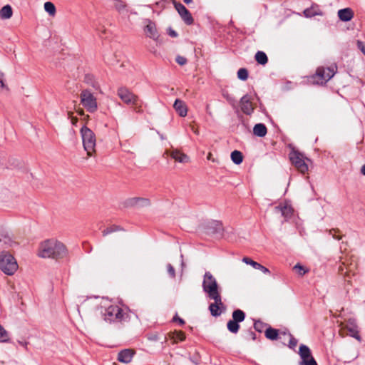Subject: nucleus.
<instances>
[{
  "instance_id": "f257e3e1",
  "label": "nucleus",
  "mask_w": 365,
  "mask_h": 365,
  "mask_svg": "<svg viewBox=\"0 0 365 365\" xmlns=\"http://www.w3.org/2000/svg\"><path fill=\"white\" fill-rule=\"evenodd\" d=\"M68 254L66 245L53 238L42 242L38 252V256L41 258H52L56 260L67 257Z\"/></svg>"
},
{
  "instance_id": "f03ea898",
  "label": "nucleus",
  "mask_w": 365,
  "mask_h": 365,
  "mask_svg": "<svg viewBox=\"0 0 365 365\" xmlns=\"http://www.w3.org/2000/svg\"><path fill=\"white\" fill-rule=\"evenodd\" d=\"M98 311L100 312L104 319H125L126 318H131V316L128 315V308L123 309L118 305L110 304L108 299H102Z\"/></svg>"
},
{
  "instance_id": "7ed1b4c3",
  "label": "nucleus",
  "mask_w": 365,
  "mask_h": 365,
  "mask_svg": "<svg viewBox=\"0 0 365 365\" xmlns=\"http://www.w3.org/2000/svg\"><path fill=\"white\" fill-rule=\"evenodd\" d=\"M202 288L210 299L218 302H220V294L217 280L210 272L205 273Z\"/></svg>"
},
{
  "instance_id": "20e7f679",
  "label": "nucleus",
  "mask_w": 365,
  "mask_h": 365,
  "mask_svg": "<svg viewBox=\"0 0 365 365\" xmlns=\"http://www.w3.org/2000/svg\"><path fill=\"white\" fill-rule=\"evenodd\" d=\"M18 264L14 257L6 251L0 252V269L6 275H13L18 269Z\"/></svg>"
},
{
  "instance_id": "39448f33",
  "label": "nucleus",
  "mask_w": 365,
  "mask_h": 365,
  "mask_svg": "<svg viewBox=\"0 0 365 365\" xmlns=\"http://www.w3.org/2000/svg\"><path fill=\"white\" fill-rule=\"evenodd\" d=\"M81 135L84 150L88 156H92L96 152V138L95 133L84 125L81 128Z\"/></svg>"
},
{
  "instance_id": "423d86ee",
  "label": "nucleus",
  "mask_w": 365,
  "mask_h": 365,
  "mask_svg": "<svg viewBox=\"0 0 365 365\" xmlns=\"http://www.w3.org/2000/svg\"><path fill=\"white\" fill-rule=\"evenodd\" d=\"M117 94L118 97L127 105L135 106V110L140 112L138 108L139 99L137 96L133 94L128 88L121 87L118 89Z\"/></svg>"
},
{
  "instance_id": "0eeeda50",
  "label": "nucleus",
  "mask_w": 365,
  "mask_h": 365,
  "mask_svg": "<svg viewBox=\"0 0 365 365\" xmlns=\"http://www.w3.org/2000/svg\"><path fill=\"white\" fill-rule=\"evenodd\" d=\"M81 103L90 113L95 112L98 108L96 98L88 89L82 91L81 93Z\"/></svg>"
},
{
  "instance_id": "6e6552de",
  "label": "nucleus",
  "mask_w": 365,
  "mask_h": 365,
  "mask_svg": "<svg viewBox=\"0 0 365 365\" xmlns=\"http://www.w3.org/2000/svg\"><path fill=\"white\" fill-rule=\"evenodd\" d=\"M336 71V66L331 68H318L316 72V75L314 76V81L317 84L323 85L334 76Z\"/></svg>"
},
{
  "instance_id": "1a4fd4ad",
  "label": "nucleus",
  "mask_w": 365,
  "mask_h": 365,
  "mask_svg": "<svg viewBox=\"0 0 365 365\" xmlns=\"http://www.w3.org/2000/svg\"><path fill=\"white\" fill-rule=\"evenodd\" d=\"M300 360L298 365H318L313 357L310 349L304 344H301L299 349Z\"/></svg>"
},
{
  "instance_id": "9d476101",
  "label": "nucleus",
  "mask_w": 365,
  "mask_h": 365,
  "mask_svg": "<svg viewBox=\"0 0 365 365\" xmlns=\"http://www.w3.org/2000/svg\"><path fill=\"white\" fill-rule=\"evenodd\" d=\"M289 158L295 168L302 173L308 170V165L305 163L304 155L298 151H292L289 154Z\"/></svg>"
},
{
  "instance_id": "9b49d317",
  "label": "nucleus",
  "mask_w": 365,
  "mask_h": 365,
  "mask_svg": "<svg viewBox=\"0 0 365 365\" xmlns=\"http://www.w3.org/2000/svg\"><path fill=\"white\" fill-rule=\"evenodd\" d=\"M174 6L185 23L187 25L192 24L193 18L185 6L180 2H174Z\"/></svg>"
},
{
  "instance_id": "f8f14e48",
  "label": "nucleus",
  "mask_w": 365,
  "mask_h": 365,
  "mask_svg": "<svg viewBox=\"0 0 365 365\" xmlns=\"http://www.w3.org/2000/svg\"><path fill=\"white\" fill-rule=\"evenodd\" d=\"M274 211L276 213H280L285 220H287L292 216L294 210L289 203L284 202L276 206Z\"/></svg>"
},
{
  "instance_id": "ddd939ff",
  "label": "nucleus",
  "mask_w": 365,
  "mask_h": 365,
  "mask_svg": "<svg viewBox=\"0 0 365 365\" xmlns=\"http://www.w3.org/2000/svg\"><path fill=\"white\" fill-rule=\"evenodd\" d=\"M165 153L169 155L173 159L180 163H187L190 160L189 157L186 154L182 153L178 149L166 150Z\"/></svg>"
},
{
  "instance_id": "4468645a",
  "label": "nucleus",
  "mask_w": 365,
  "mask_h": 365,
  "mask_svg": "<svg viewBox=\"0 0 365 365\" xmlns=\"http://www.w3.org/2000/svg\"><path fill=\"white\" fill-rule=\"evenodd\" d=\"M341 326L343 329L346 330V334L351 336L355 338L359 341H361V337L359 334L357 327L355 325L353 321H348L346 324L341 323Z\"/></svg>"
},
{
  "instance_id": "2eb2a0df",
  "label": "nucleus",
  "mask_w": 365,
  "mask_h": 365,
  "mask_svg": "<svg viewBox=\"0 0 365 365\" xmlns=\"http://www.w3.org/2000/svg\"><path fill=\"white\" fill-rule=\"evenodd\" d=\"M240 103L241 110L244 113L250 115L253 112L254 108L250 101V98L247 95L242 96Z\"/></svg>"
},
{
  "instance_id": "dca6fc26",
  "label": "nucleus",
  "mask_w": 365,
  "mask_h": 365,
  "mask_svg": "<svg viewBox=\"0 0 365 365\" xmlns=\"http://www.w3.org/2000/svg\"><path fill=\"white\" fill-rule=\"evenodd\" d=\"M150 205V200L143 197H133L126 201V205L130 207H145Z\"/></svg>"
},
{
  "instance_id": "f3484780",
  "label": "nucleus",
  "mask_w": 365,
  "mask_h": 365,
  "mask_svg": "<svg viewBox=\"0 0 365 365\" xmlns=\"http://www.w3.org/2000/svg\"><path fill=\"white\" fill-rule=\"evenodd\" d=\"M173 107L180 116L185 117L187 115V108L182 101L180 99H176L174 103Z\"/></svg>"
},
{
  "instance_id": "a211bd4d",
  "label": "nucleus",
  "mask_w": 365,
  "mask_h": 365,
  "mask_svg": "<svg viewBox=\"0 0 365 365\" xmlns=\"http://www.w3.org/2000/svg\"><path fill=\"white\" fill-rule=\"evenodd\" d=\"M133 352L130 349H124L118 353V360L120 362L128 364L133 358Z\"/></svg>"
},
{
  "instance_id": "6ab92c4d",
  "label": "nucleus",
  "mask_w": 365,
  "mask_h": 365,
  "mask_svg": "<svg viewBox=\"0 0 365 365\" xmlns=\"http://www.w3.org/2000/svg\"><path fill=\"white\" fill-rule=\"evenodd\" d=\"M338 16L342 21H349L354 17V12L350 8H345L338 11Z\"/></svg>"
},
{
  "instance_id": "aec40b11",
  "label": "nucleus",
  "mask_w": 365,
  "mask_h": 365,
  "mask_svg": "<svg viewBox=\"0 0 365 365\" xmlns=\"http://www.w3.org/2000/svg\"><path fill=\"white\" fill-rule=\"evenodd\" d=\"M146 22H148V24L145 25L144 29L146 36L152 38H155L158 36L155 24L150 20H146Z\"/></svg>"
},
{
  "instance_id": "412c9836",
  "label": "nucleus",
  "mask_w": 365,
  "mask_h": 365,
  "mask_svg": "<svg viewBox=\"0 0 365 365\" xmlns=\"http://www.w3.org/2000/svg\"><path fill=\"white\" fill-rule=\"evenodd\" d=\"M242 262L247 264L251 265L256 269H259L264 274H269V272H270L269 270L267 267L262 266V264H260L259 263H258L257 262H255L254 260H252V259H250L249 257H244L242 259Z\"/></svg>"
},
{
  "instance_id": "4be33fe9",
  "label": "nucleus",
  "mask_w": 365,
  "mask_h": 365,
  "mask_svg": "<svg viewBox=\"0 0 365 365\" xmlns=\"http://www.w3.org/2000/svg\"><path fill=\"white\" fill-rule=\"evenodd\" d=\"M222 303L221 299H220V302H219L215 301L214 303L210 304V305L209 306V309L211 312V314L213 317H217L220 315V314H221L220 306H222Z\"/></svg>"
},
{
  "instance_id": "5701e85b",
  "label": "nucleus",
  "mask_w": 365,
  "mask_h": 365,
  "mask_svg": "<svg viewBox=\"0 0 365 365\" xmlns=\"http://www.w3.org/2000/svg\"><path fill=\"white\" fill-rule=\"evenodd\" d=\"M267 133V129L263 123H257L253 128V133L258 137H264Z\"/></svg>"
},
{
  "instance_id": "b1692460",
  "label": "nucleus",
  "mask_w": 365,
  "mask_h": 365,
  "mask_svg": "<svg viewBox=\"0 0 365 365\" xmlns=\"http://www.w3.org/2000/svg\"><path fill=\"white\" fill-rule=\"evenodd\" d=\"M13 11L10 5H6L0 9V18L1 19H9L12 16Z\"/></svg>"
},
{
  "instance_id": "393cba45",
  "label": "nucleus",
  "mask_w": 365,
  "mask_h": 365,
  "mask_svg": "<svg viewBox=\"0 0 365 365\" xmlns=\"http://www.w3.org/2000/svg\"><path fill=\"white\" fill-rule=\"evenodd\" d=\"M231 159L236 165H240L243 160V156L240 151L234 150L231 153Z\"/></svg>"
},
{
  "instance_id": "a878e982",
  "label": "nucleus",
  "mask_w": 365,
  "mask_h": 365,
  "mask_svg": "<svg viewBox=\"0 0 365 365\" xmlns=\"http://www.w3.org/2000/svg\"><path fill=\"white\" fill-rule=\"evenodd\" d=\"M255 60L258 63L264 65L267 63L268 58L264 52L257 51L255 54Z\"/></svg>"
},
{
  "instance_id": "bb28decb",
  "label": "nucleus",
  "mask_w": 365,
  "mask_h": 365,
  "mask_svg": "<svg viewBox=\"0 0 365 365\" xmlns=\"http://www.w3.org/2000/svg\"><path fill=\"white\" fill-rule=\"evenodd\" d=\"M265 336L267 339L271 340L277 339L278 336V331L275 329L268 328L265 331Z\"/></svg>"
},
{
  "instance_id": "cd10ccee",
  "label": "nucleus",
  "mask_w": 365,
  "mask_h": 365,
  "mask_svg": "<svg viewBox=\"0 0 365 365\" xmlns=\"http://www.w3.org/2000/svg\"><path fill=\"white\" fill-rule=\"evenodd\" d=\"M44 9L50 16H53L56 14V7L52 2H46L44 4Z\"/></svg>"
},
{
  "instance_id": "c85d7f7f",
  "label": "nucleus",
  "mask_w": 365,
  "mask_h": 365,
  "mask_svg": "<svg viewBox=\"0 0 365 365\" xmlns=\"http://www.w3.org/2000/svg\"><path fill=\"white\" fill-rule=\"evenodd\" d=\"M9 341V335L7 331L0 324V342L4 343Z\"/></svg>"
},
{
  "instance_id": "c756f323",
  "label": "nucleus",
  "mask_w": 365,
  "mask_h": 365,
  "mask_svg": "<svg viewBox=\"0 0 365 365\" xmlns=\"http://www.w3.org/2000/svg\"><path fill=\"white\" fill-rule=\"evenodd\" d=\"M239 321H229L227 323V329L232 333L237 332L239 329Z\"/></svg>"
},
{
  "instance_id": "7c9ffc66",
  "label": "nucleus",
  "mask_w": 365,
  "mask_h": 365,
  "mask_svg": "<svg viewBox=\"0 0 365 365\" xmlns=\"http://www.w3.org/2000/svg\"><path fill=\"white\" fill-rule=\"evenodd\" d=\"M121 230V228L119 226L117 225H112L106 229H105L102 233L103 236H106L112 232Z\"/></svg>"
},
{
  "instance_id": "2f4dec72",
  "label": "nucleus",
  "mask_w": 365,
  "mask_h": 365,
  "mask_svg": "<svg viewBox=\"0 0 365 365\" xmlns=\"http://www.w3.org/2000/svg\"><path fill=\"white\" fill-rule=\"evenodd\" d=\"M237 77L242 81H246L248 78V71L246 68H240L237 71Z\"/></svg>"
},
{
  "instance_id": "473e14b6",
  "label": "nucleus",
  "mask_w": 365,
  "mask_h": 365,
  "mask_svg": "<svg viewBox=\"0 0 365 365\" xmlns=\"http://www.w3.org/2000/svg\"><path fill=\"white\" fill-rule=\"evenodd\" d=\"M245 314L240 309L234 311L232 314V319H245Z\"/></svg>"
},
{
  "instance_id": "72a5a7b5",
  "label": "nucleus",
  "mask_w": 365,
  "mask_h": 365,
  "mask_svg": "<svg viewBox=\"0 0 365 365\" xmlns=\"http://www.w3.org/2000/svg\"><path fill=\"white\" fill-rule=\"evenodd\" d=\"M114 6L119 12H122L125 10L126 5L120 0H115L114 2Z\"/></svg>"
},
{
  "instance_id": "f704fd0d",
  "label": "nucleus",
  "mask_w": 365,
  "mask_h": 365,
  "mask_svg": "<svg viewBox=\"0 0 365 365\" xmlns=\"http://www.w3.org/2000/svg\"><path fill=\"white\" fill-rule=\"evenodd\" d=\"M294 269H295L300 276H303L307 272V270L299 263L294 265Z\"/></svg>"
},
{
  "instance_id": "c9c22d12",
  "label": "nucleus",
  "mask_w": 365,
  "mask_h": 365,
  "mask_svg": "<svg viewBox=\"0 0 365 365\" xmlns=\"http://www.w3.org/2000/svg\"><path fill=\"white\" fill-rule=\"evenodd\" d=\"M167 270L170 277L175 278V271L174 267L172 264H167Z\"/></svg>"
},
{
  "instance_id": "e433bc0d",
  "label": "nucleus",
  "mask_w": 365,
  "mask_h": 365,
  "mask_svg": "<svg viewBox=\"0 0 365 365\" xmlns=\"http://www.w3.org/2000/svg\"><path fill=\"white\" fill-rule=\"evenodd\" d=\"M357 48L362 52V53L365 56V43L358 40L356 42Z\"/></svg>"
},
{
  "instance_id": "4c0bfd02",
  "label": "nucleus",
  "mask_w": 365,
  "mask_h": 365,
  "mask_svg": "<svg viewBox=\"0 0 365 365\" xmlns=\"http://www.w3.org/2000/svg\"><path fill=\"white\" fill-rule=\"evenodd\" d=\"M176 62L180 65V66H183L185 64H186L187 63V59L183 57V56H178L176 57Z\"/></svg>"
},
{
  "instance_id": "58836bf2",
  "label": "nucleus",
  "mask_w": 365,
  "mask_h": 365,
  "mask_svg": "<svg viewBox=\"0 0 365 365\" xmlns=\"http://www.w3.org/2000/svg\"><path fill=\"white\" fill-rule=\"evenodd\" d=\"M4 73L0 71V90L6 88V84L4 83Z\"/></svg>"
},
{
  "instance_id": "ea45409f",
  "label": "nucleus",
  "mask_w": 365,
  "mask_h": 365,
  "mask_svg": "<svg viewBox=\"0 0 365 365\" xmlns=\"http://www.w3.org/2000/svg\"><path fill=\"white\" fill-rule=\"evenodd\" d=\"M297 340L294 337H290V339L289 341V347L290 349H294L297 344Z\"/></svg>"
},
{
  "instance_id": "a19ab883",
  "label": "nucleus",
  "mask_w": 365,
  "mask_h": 365,
  "mask_svg": "<svg viewBox=\"0 0 365 365\" xmlns=\"http://www.w3.org/2000/svg\"><path fill=\"white\" fill-rule=\"evenodd\" d=\"M173 338L175 340L182 341L185 339V336L182 332L179 331L175 333V336H173Z\"/></svg>"
},
{
  "instance_id": "79ce46f5",
  "label": "nucleus",
  "mask_w": 365,
  "mask_h": 365,
  "mask_svg": "<svg viewBox=\"0 0 365 365\" xmlns=\"http://www.w3.org/2000/svg\"><path fill=\"white\" fill-rule=\"evenodd\" d=\"M168 34H169L171 37H177V36H178V34H177V32H176V31H175L174 30H173L172 29H169Z\"/></svg>"
},
{
  "instance_id": "37998d69",
  "label": "nucleus",
  "mask_w": 365,
  "mask_h": 365,
  "mask_svg": "<svg viewBox=\"0 0 365 365\" xmlns=\"http://www.w3.org/2000/svg\"><path fill=\"white\" fill-rule=\"evenodd\" d=\"M68 115H71L70 113H68ZM70 118H71V123L73 125H76L77 122H78V118H76V117H73L71 115H69Z\"/></svg>"
},
{
  "instance_id": "c03bdc74",
  "label": "nucleus",
  "mask_w": 365,
  "mask_h": 365,
  "mask_svg": "<svg viewBox=\"0 0 365 365\" xmlns=\"http://www.w3.org/2000/svg\"><path fill=\"white\" fill-rule=\"evenodd\" d=\"M92 86L96 89L98 90L100 88L99 84L97 82H93L92 83Z\"/></svg>"
},
{
  "instance_id": "a18cd8bd",
  "label": "nucleus",
  "mask_w": 365,
  "mask_h": 365,
  "mask_svg": "<svg viewBox=\"0 0 365 365\" xmlns=\"http://www.w3.org/2000/svg\"><path fill=\"white\" fill-rule=\"evenodd\" d=\"M19 344H21V346H24L25 348L27 347V345H28V342H26V341H19Z\"/></svg>"
},
{
  "instance_id": "49530a36",
  "label": "nucleus",
  "mask_w": 365,
  "mask_h": 365,
  "mask_svg": "<svg viewBox=\"0 0 365 365\" xmlns=\"http://www.w3.org/2000/svg\"><path fill=\"white\" fill-rule=\"evenodd\" d=\"M309 12H310V11H309V10L306 9V10H304V15H305L306 16L309 17V16H310V14H309Z\"/></svg>"
},
{
  "instance_id": "de8ad7c7",
  "label": "nucleus",
  "mask_w": 365,
  "mask_h": 365,
  "mask_svg": "<svg viewBox=\"0 0 365 365\" xmlns=\"http://www.w3.org/2000/svg\"><path fill=\"white\" fill-rule=\"evenodd\" d=\"M361 174H363L364 175H365V164L361 167Z\"/></svg>"
},
{
  "instance_id": "09e8293b",
  "label": "nucleus",
  "mask_w": 365,
  "mask_h": 365,
  "mask_svg": "<svg viewBox=\"0 0 365 365\" xmlns=\"http://www.w3.org/2000/svg\"><path fill=\"white\" fill-rule=\"evenodd\" d=\"M172 319H182L178 317V314H175Z\"/></svg>"
},
{
  "instance_id": "8fccbe9b",
  "label": "nucleus",
  "mask_w": 365,
  "mask_h": 365,
  "mask_svg": "<svg viewBox=\"0 0 365 365\" xmlns=\"http://www.w3.org/2000/svg\"><path fill=\"white\" fill-rule=\"evenodd\" d=\"M186 4H189L192 2V0H183Z\"/></svg>"
},
{
  "instance_id": "3c124183",
  "label": "nucleus",
  "mask_w": 365,
  "mask_h": 365,
  "mask_svg": "<svg viewBox=\"0 0 365 365\" xmlns=\"http://www.w3.org/2000/svg\"><path fill=\"white\" fill-rule=\"evenodd\" d=\"M346 269H347V270L346 271V273L349 272H351V271H352V267H351V265L349 267L346 268Z\"/></svg>"
},
{
  "instance_id": "603ef678",
  "label": "nucleus",
  "mask_w": 365,
  "mask_h": 365,
  "mask_svg": "<svg viewBox=\"0 0 365 365\" xmlns=\"http://www.w3.org/2000/svg\"><path fill=\"white\" fill-rule=\"evenodd\" d=\"M181 266H182V268H183V267H184V266H185V263H184V262H183V259H182V262H181Z\"/></svg>"
},
{
  "instance_id": "864d4df0",
  "label": "nucleus",
  "mask_w": 365,
  "mask_h": 365,
  "mask_svg": "<svg viewBox=\"0 0 365 365\" xmlns=\"http://www.w3.org/2000/svg\"><path fill=\"white\" fill-rule=\"evenodd\" d=\"M180 324L182 325V324H184L185 323V321H182V320H180V321H178Z\"/></svg>"
},
{
  "instance_id": "5fc2aeb1",
  "label": "nucleus",
  "mask_w": 365,
  "mask_h": 365,
  "mask_svg": "<svg viewBox=\"0 0 365 365\" xmlns=\"http://www.w3.org/2000/svg\"><path fill=\"white\" fill-rule=\"evenodd\" d=\"M9 242H10V245L9 246H12V244L14 243L13 242H11L10 240H8Z\"/></svg>"
},
{
  "instance_id": "6e6d98bb",
  "label": "nucleus",
  "mask_w": 365,
  "mask_h": 365,
  "mask_svg": "<svg viewBox=\"0 0 365 365\" xmlns=\"http://www.w3.org/2000/svg\"><path fill=\"white\" fill-rule=\"evenodd\" d=\"M79 113H80V115H83V110H81Z\"/></svg>"
},
{
  "instance_id": "4d7b16f0",
  "label": "nucleus",
  "mask_w": 365,
  "mask_h": 365,
  "mask_svg": "<svg viewBox=\"0 0 365 365\" xmlns=\"http://www.w3.org/2000/svg\"><path fill=\"white\" fill-rule=\"evenodd\" d=\"M208 159L210 158V154H209L208 157H207Z\"/></svg>"
}]
</instances>
